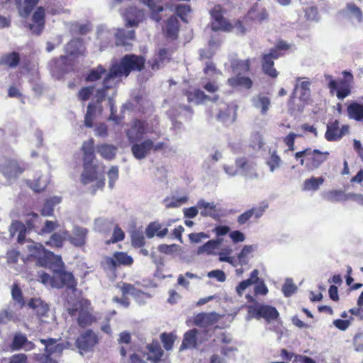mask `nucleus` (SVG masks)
Returning <instances> with one entry per match:
<instances>
[{
	"instance_id": "nucleus-63",
	"label": "nucleus",
	"mask_w": 363,
	"mask_h": 363,
	"mask_svg": "<svg viewBox=\"0 0 363 363\" xmlns=\"http://www.w3.org/2000/svg\"><path fill=\"white\" fill-rule=\"evenodd\" d=\"M108 177L109 179L108 186L112 189L119 177L118 167L117 166H112L108 172Z\"/></svg>"
},
{
	"instance_id": "nucleus-29",
	"label": "nucleus",
	"mask_w": 363,
	"mask_h": 363,
	"mask_svg": "<svg viewBox=\"0 0 363 363\" xmlns=\"http://www.w3.org/2000/svg\"><path fill=\"white\" fill-rule=\"evenodd\" d=\"M27 306L40 318L45 316L49 311L48 305L40 298H30Z\"/></svg>"
},
{
	"instance_id": "nucleus-35",
	"label": "nucleus",
	"mask_w": 363,
	"mask_h": 363,
	"mask_svg": "<svg viewBox=\"0 0 363 363\" xmlns=\"http://www.w3.org/2000/svg\"><path fill=\"white\" fill-rule=\"evenodd\" d=\"M168 233L167 228L162 227V225L158 222H151L145 229V234L148 238H152L155 235L160 238H164Z\"/></svg>"
},
{
	"instance_id": "nucleus-39",
	"label": "nucleus",
	"mask_w": 363,
	"mask_h": 363,
	"mask_svg": "<svg viewBox=\"0 0 363 363\" xmlns=\"http://www.w3.org/2000/svg\"><path fill=\"white\" fill-rule=\"evenodd\" d=\"M97 152L105 160L111 161L116 157L117 147L110 144H99L96 146Z\"/></svg>"
},
{
	"instance_id": "nucleus-53",
	"label": "nucleus",
	"mask_w": 363,
	"mask_h": 363,
	"mask_svg": "<svg viewBox=\"0 0 363 363\" xmlns=\"http://www.w3.org/2000/svg\"><path fill=\"white\" fill-rule=\"evenodd\" d=\"M347 196L342 190H332L327 193L326 198L330 202H338L347 199Z\"/></svg>"
},
{
	"instance_id": "nucleus-51",
	"label": "nucleus",
	"mask_w": 363,
	"mask_h": 363,
	"mask_svg": "<svg viewBox=\"0 0 363 363\" xmlns=\"http://www.w3.org/2000/svg\"><path fill=\"white\" fill-rule=\"evenodd\" d=\"M11 296L13 301L18 304L19 308H22L26 305L22 291L16 284H13L12 286Z\"/></svg>"
},
{
	"instance_id": "nucleus-18",
	"label": "nucleus",
	"mask_w": 363,
	"mask_h": 363,
	"mask_svg": "<svg viewBox=\"0 0 363 363\" xmlns=\"http://www.w3.org/2000/svg\"><path fill=\"white\" fill-rule=\"evenodd\" d=\"M267 205L253 207L240 214L237 219L238 223L240 225H244L247 223L252 217L255 219L261 218L265 212Z\"/></svg>"
},
{
	"instance_id": "nucleus-47",
	"label": "nucleus",
	"mask_w": 363,
	"mask_h": 363,
	"mask_svg": "<svg viewBox=\"0 0 363 363\" xmlns=\"http://www.w3.org/2000/svg\"><path fill=\"white\" fill-rule=\"evenodd\" d=\"M197 206L199 208L203 209L201 211V215L203 217H216V205L213 203L206 202L204 200L201 199L199 201Z\"/></svg>"
},
{
	"instance_id": "nucleus-54",
	"label": "nucleus",
	"mask_w": 363,
	"mask_h": 363,
	"mask_svg": "<svg viewBox=\"0 0 363 363\" xmlns=\"http://www.w3.org/2000/svg\"><path fill=\"white\" fill-rule=\"evenodd\" d=\"M45 250L44 245L40 242H33V245L28 246L29 252L32 256L38 258V262L40 260V257H42Z\"/></svg>"
},
{
	"instance_id": "nucleus-1",
	"label": "nucleus",
	"mask_w": 363,
	"mask_h": 363,
	"mask_svg": "<svg viewBox=\"0 0 363 363\" xmlns=\"http://www.w3.org/2000/svg\"><path fill=\"white\" fill-rule=\"evenodd\" d=\"M38 281L45 286L52 288H66L72 292H75L77 290V281L73 274L65 271L63 267L54 269L52 277L43 271L38 272Z\"/></svg>"
},
{
	"instance_id": "nucleus-37",
	"label": "nucleus",
	"mask_w": 363,
	"mask_h": 363,
	"mask_svg": "<svg viewBox=\"0 0 363 363\" xmlns=\"http://www.w3.org/2000/svg\"><path fill=\"white\" fill-rule=\"evenodd\" d=\"M25 224L28 231L38 232L42 225V219L35 213H29L25 215Z\"/></svg>"
},
{
	"instance_id": "nucleus-60",
	"label": "nucleus",
	"mask_w": 363,
	"mask_h": 363,
	"mask_svg": "<svg viewBox=\"0 0 363 363\" xmlns=\"http://www.w3.org/2000/svg\"><path fill=\"white\" fill-rule=\"evenodd\" d=\"M191 11V6L189 5L179 4L176 6V13L182 21L186 22V16Z\"/></svg>"
},
{
	"instance_id": "nucleus-26",
	"label": "nucleus",
	"mask_w": 363,
	"mask_h": 363,
	"mask_svg": "<svg viewBox=\"0 0 363 363\" xmlns=\"http://www.w3.org/2000/svg\"><path fill=\"white\" fill-rule=\"evenodd\" d=\"M220 316L216 312L201 313L196 315L194 323L198 326L207 327L216 324Z\"/></svg>"
},
{
	"instance_id": "nucleus-32",
	"label": "nucleus",
	"mask_w": 363,
	"mask_h": 363,
	"mask_svg": "<svg viewBox=\"0 0 363 363\" xmlns=\"http://www.w3.org/2000/svg\"><path fill=\"white\" fill-rule=\"evenodd\" d=\"M21 57L18 52L13 51L4 54L0 57V66H6L8 68H16L20 63Z\"/></svg>"
},
{
	"instance_id": "nucleus-22",
	"label": "nucleus",
	"mask_w": 363,
	"mask_h": 363,
	"mask_svg": "<svg viewBox=\"0 0 363 363\" xmlns=\"http://www.w3.org/2000/svg\"><path fill=\"white\" fill-rule=\"evenodd\" d=\"M230 68L235 74H245L251 70V60L233 58L230 60Z\"/></svg>"
},
{
	"instance_id": "nucleus-17",
	"label": "nucleus",
	"mask_w": 363,
	"mask_h": 363,
	"mask_svg": "<svg viewBox=\"0 0 363 363\" xmlns=\"http://www.w3.org/2000/svg\"><path fill=\"white\" fill-rule=\"evenodd\" d=\"M301 77H298V83L296 84L293 92L290 96V101L296 98L298 91H300L299 99L303 102H308L311 98V82L308 80L301 81Z\"/></svg>"
},
{
	"instance_id": "nucleus-62",
	"label": "nucleus",
	"mask_w": 363,
	"mask_h": 363,
	"mask_svg": "<svg viewBox=\"0 0 363 363\" xmlns=\"http://www.w3.org/2000/svg\"><path fill=\"white\" fill-rule=\"evenodd\" d=\"M58 227V224L55 221L46 220L45 225L40 228L38 233L39 235H44L50 233Z\"/></svg>"
},
{
	"instance_id": "nucleus-8",
	"label": "nucleus",
	"mask_w": 363,
	"mask_h": 363,
	"mask_svg": "<svg viewBox=\"0 0 363 363\" xmlns=\"http://www.w3.org/2000/svg\"><path fill=\"white\" fill-rule=\"evenodd\" d=\"M224 9L222 6L217 4L211 10L210 15L212 19L211 29L213 31L230 32L233 26L223 16Z\"/></svg>"
},
{
	"instance_id": "nucleus-9",
	"label": "nucleus",
	"mask_w": 363,
	"mask_h": 363,
	"mask_svg": "<svg viewBox=\"0 0 363 363\" xmlns=\"http://www.w3.org/2000/svg\"><path fill=\"white\" fill-rule=\"evenodd\" d=\"M125 133L130 143L139 142L147 133V123L146 121L135 118Z\"/></svg>"
},
{
	"instance_id": "nucleus-20",
	"label": "nucleus",
	"mask_w": 363,
	"mask_h": 363,
	"mask_svg": "<svg viewBox=\"0 0 363 363\" xmlns=\"http://www.w3.org/2000/svg\"><path fill=\"white\" fill-rule=\"evenodd\" d=\"M227 84L232 88L250 89L253 86V81L249 77L242 74H235L228 78Z\"/></svg>"
},
{
	"instance_id": "nucleus-12",
	"label": "nucleus",
	"mask_w": 363,
	"mask_h": 363,
	"mask_svg": "<svg viewBox=\"0 0 363 363\" xmlns=\"http://www.w3.org/2000/svg\"><path fill=\"white\" fill-rule=\"evenodd\" d=\"M269 15L266 8L261 6L258 4H255L247 11L244 16L245 23L251 22L255 23H262L269 21Z\"/></svg>"
},
{
	"instance_id": "nucleus-19",
	"label": "nucleus",
	"mask_w": 363,
	"mask_h": 363,
	"mask_svg": "<svg viewBox=\"0 0 363 363\" xmlns=\"http://www.w3.org/2000/svg\"><path fill=\"white\" fill-rule=\"evenodd\" d=\"M35 344L29 341L25 334L16 333L13 336L11 347L13 350L23 349L26 351H30L35 348Z\"/></svg>"
},
{
	"instance_id": "nucleus-10",
	"label": "nucleus",
	"mask_w": 363,
	"mask_h": 363,
	"mask_svg": "<svg viewBox=\"0 0 363 363\" xmlns=\"http://www.w3.org/2000/svg\"><path fill=\"white\" fill-rule=\"evenodd\" d=\"M133 262V258L127 252L118 251L115 252L111 257H106L104 264L111 271H116L121 266L131 267Z\"/></svg>"
},
{
	"instance_id": "nucleus-7",
	"label": "nucleus",
	"mask_w": 363,
	"mask_h": 363,
	"mask_svg": "<svg viewBox=\"0 0 363 363\" xmlns=\"http://www.w3.org/2000/svg\"><path fill=\"white\" fill-rule=\"evenodd\" d=\"M40 342L45 345V354H38L36 359L38 363H57L51 358V355H60L65 349V345L55 338L40 339Z\"/></svg>"
},
{
	"instance_id": "nucleus-40",
	"label": "nucleus",
	"mask_w": 363,
	"mask_h": 363,
	"mask_svg": "<svg viewBox=\"0 0 363 363\" xmlns=\"http://www.w3.org/2000/svg\"><path fill=\"white\" fill-rule=\"evenodd\" d=\"M183 94L186 96L187 101L189 103L194 102L196 104H200L207 99H210V97L200 89H195L194 91L184 90Z\"/></svg>"
},
{
	"instance_id": "nucleus-38",
	"label": "nucleus",
	"mask_w": 363,
	"mask_h": 363,
	"mask_svg": "<svg viewBox=\"0 0 363 363\" xmlns=\"http://www.w3.org/2000/svg\"><path fill=\"white\" fill-rule=\"evenodd\" d=\"M24 168L16 161H9L3 168V174L9 178H16L21 174Z\"/></svg>"
},
{
	"instance_id": "nucleus-64",
	"label": "nucleus",
	"mask_w": 363,
	"mask_h": 363,
	"mask_svg": "<svg viewBox=\"0 0 363 363\" xmlns=\"http://www.w3.org/2000/svg\"><path fill=\"white\" fill-rule=\"evenodd\" d=\"M209 278H215L220 282H223L226 279L225 274L220 269L212 270L208 273Z\"/></svg>"
},
{
	"instance_id": "nucleus-5",
	"label": "nucleus",
	"mask_w": 363,
	"mask_h": 363,
	"mask_svg": "<svg viewBox=\"0 0 363 363\" xmlns=\"http://www.w3.org/2000/svg\"><path fill=\"white\" fill-rule=\"evenodd\" d=\"M342 74L343 78L339 79H334L330 74L325 75L330 94L332 95L335 94L337 98L340 100H343L351 94L352 84L354 80L353 74L350 71H343Z\"/></svg>"
},
{
	"instance_id": "nucleus-50",
	"label": "nucleus",
	"mask_w": 363,
	"mask_h": 363,
	"mask_svg": "<svg viewBox=\"0 0 363 363\" xmlns=\"http://www.w3.org/2000/svg\"><path fill=\"white\" fill-rule=\"evenodd\" d=\"M177 337L172 333H162L160 335V340L163 344L164 348L167 350H171L174 346Z\"/></svg>"
},
{
	"instance_id": "nucleus-3",
	"label": "nucleus",
	"mask_w": 363,
	"mask_h": 363,
	"mask_svg": "<svg viewBox=\"0 0 363 363\" xmlns=\"http://www.w3.org/2000/svg\"><path fill=\"white\" fill-rule=\"evenodd\" d=\"M330 152L318 149L307 147L294 155L296 160H299L300 164L308 172H313L319 169L329 158Z\"/></svg>"
},
{
	"instance_id": "nucleus-59",
	"label": "nucleus",
	"mask_w": 363,
	"mask_h": 363,
	"mask_svg": "<svg viewBox=\"0 0 363 363\" xmlns=\"http://www.w3.org/2000/svg\"><path fill=\"white\" fill-rule=\"evenodd\" d=\"M347 9L349 12L354 16L359 23H361L363 20V13L359 7H358L354 3H350L347 4Z\"/></svg>"
},
{
	"instance_id": "nucleus-45",
	"label": "nucleus",
	"mask_w": 363,
	"mask_h": 363,
	"mask_svg": "<svg viewBox=\"0 0 363 363\" xmlns=\"http://www.w3.org/2000/svg\"><path fill=\"white\" fill-rule=\"evenodd\" d=\"M339 127L340 122L338 120H335L327 125L325 138L328 141L332 142L338 140Z\"/></svg>"
},
{
	"instance_id": "nucleus-27",
	"label": "nucleus",
	"mask_w": 363,
	"mask_h": 363,
	"mask_svg": "<svg viewBox=\"0 0 363 363\" xmlns=\"http://www.w3.org/2000/svg\"><path fill=\"white\" fill-rule=\"evenodd\" d=\"M81 150L83 152V164L86 165V164L93 163L95 159L94 140L93 138H89V140L84 141Z\"/></svg>"
},
{
	"instance_id": "nucleus-46",
	"label": "nucleus",
	"mask_w": 363,
	"mask_h": 363,
	"mask_svg": "<svg viewBox=\"0 0 363 363\" xmlns=\"http://www.w3.org/2000/svg\"><path fill=\"white\" fill-rule=\"evenodd\" d=\"M325 179L322 177H311L304 180L303 184V190L304 191H317L322 185Z\"/></svg>"
},
{
	"instance_id": "nucleus-28",
	"label": "nucleus",
	"mask_w": 363,
	"mask_h": 363,
	"mask_svg": "<svg viewBox=\"0 0 363 363\" xmlns=\"http://www.w3.org/2000/svg\"><path fill=\"white\" fill-rule=\"evenodd\" d=\"M179 31V22L177 16H171L165 22L164 33L169 38L176 39Z\"/></svg>"
},
{
	"instance_id": "nucleus-31",
	"label": "nucleus",
	"mask_w": 363,
	"mask_h": 363,
	"mask_svg": "<svg viewBox=\"0 0 363 363\" xmlns=\"http://www.w3.org/2000/svg\"><path fill=\"white\" fill-rule=\"evenodd\" d=\"M16 8L21 16L28 17L39 0H14Z\"/></svg>"
},
{
	"instance_id": "nucleus-30",
	"label": "nucleus",
	"mask_w": 363,
	"mask_h": 363,
	"mask_svg": "<svg viewBox=\"0 0 363 363\" xmlns=\"http://www.w3.org/2000/svg\"><path fill=\"white\" fill-rule=\"evenodd\" d=\"M197 334L198 330L196 328L186 331L184 335L179 350L182 351L196 347L197 345Z\"/></svg>"
},
{
	"instance_id": "nucleus-52",
	"label": "nucleus",
	"mask_w": 363,
	"mask_h": 363,
	"mask_svg": "<svg viewBox=\"0 0 363 363\" xmlns=\"http://www.w3.org/2000/svg\"><path fill=\"white\" fill-rule=\"evenodd\" d=\"M266 163L269 166L270 171L273 172L281 166L282 160L279 155H277V151L274 150L270 154Z\"/></svg>"
},
{
	"instance_id": "nucleus-42",
	"label": "nucleus",
	"mask_w": 363,
	"mask_h": 363,
	"mask_svg": "<svg viewBox=\"0 0 363 363\" xmlns=\"http://www.w3.org/2000/svg\"><path fill=\"white\" fill-rule=\"evenodd\" d=\"M253 106L260 110L262 115L267 114L271 105V100L269 96L263 94H258L252 99Z\"/></svg>"
},
{
	"instance_id": "nucleus-13",
	"label": "nucleus",
	"mask_w": 363,
	"mask_h": 363,
	"mask_svg": "<svg viewBox=\"0 0 363 363\" xmlns=\"http://www.w3.org/2000/svg\"><path fill=\"white\" fill-rule=\"evenodd\" d=\"M249 312H253L257 319L262 318L268 323L277 320L279 315L275 307L265 304L259 305L256 308L249 306Z\"/></svg>"
},
{
	"instance_id": "nucleus-15",
	"label": "nucleus",
	"mask_w": 363,
	"mask_h": 363,
	"mask_svg": "<svg viewBox=\"0 0 363 363\" xmlns=\"http://www.w3.org/2000/svg\"><path fill=\"white\" fill-rule=\"evenodd\" d=\"M33 23L29 24V29L35 35H40L45 28V11L43 6L37 7L32 16Z\"/></svg>"
},
{
	"instance_id": "nucleus-16",
	"label": "nucleus",
	"mask_w": 363,
	"mask_h": 363,
	"mask_svg": "<svg viewBox=\"0 0 363 363\" xmlns=\"http://www.w3.org/2000/svg\"><path fill=\"white\" fill-rule=\"evenodd\" d=\"M152 147L153 141L150 138H147L140 143H132L131 152L135 158L143 160L150 153Z\"/></svg>"
},
{
	"instance_id": "nucleus-44",
	"label": "nucleus",
	"mask_w": 363,
	"mask_h": 363,
	"mask_svg": "<svg viewBox=\"0 0 363 363\" xmlns=\"http://www.w3.org/2000/svg\"><path fill=\"white\" fill-rule=\"evenodd\" d=\"M108 73L101 65H98L96 67L91 69L85 76V81L87 82H94L102 78L103 75Z\"/></svg>"
},
{
	"instance_id": "nucleus-21",
	"label": "nucleus",
	"mask_w": 363,
	"mask_h": 363,
	"mask_svg": "<svg viewBox=\"0 0 363 363\" xmlns=\"http://www.w3.org/2000/svg\"><path fill=\"white\" fill-rule=\"evenodd\" d=\"M65 50L66 53L70 56H82L85 55L86 49L82 40L76 38L68 42Z\"/></svg>"
},
{
	"instance_id": "nucleus-11",
	"label": "nucleus",
	"mask_w": 363,
	"mask_h": 363,
	"mask_svg": "<svg viewBox=\"0 0 363 363\" xmlns=\"http://www.w3.org/2000/svg\"><path fill=\"white\" fill-rule=\"evenodd\" d=\"M98 342L97 335L92 330L89 329L80 334L75 341V345L82 354L92 350Z\"/></svg>"
},
{
	"instance_id": "nucleus-36",
	"label": "nucleus",
	"mask_w": 363,
	"mask_h": 363,
	"mask_svg": "<svg viewBox=\"0 0 363 363\" xmlns=\"http://www.w3.org/2000/svg\"><path fill=\"white\" fill-rule=\"evenodd\" d=\"M88 230L83 228H76L73 236L69 237V242L75 247H82L86 243Z\"/></svg>"
},
{
	"instance_id": "nucleus-6",
	"label": "nucleus",
	"mask_w": 363,
	"mask_h": 363,
	"mask_svg": "<svg viewBox=\"0 0 363 363\" xmlns=\"http://www.w3.org/2000/svg\"><path fill=\"white\" fill-rule=\"evenodd\" d=\"M91 302L87 299H82L74 304L72 307L67 309L69 315L74 316L79 313L77 323L81 328H86L91 325L94 321L95 318L89 311Z\"/></svg>"
},
{
	"instance_id": "nucleus-56",
	"label": "nucleus",
	"mask_w": 363,
	"mask_h": 363,
	"mask_svg": "<svg viewBox=\"0 0 363 363\" xmlns=\"http://www.w3.org/2000/svg\"><path fill=\"white\" fill-rule=\"evenodd\" d=\"M145 244L143 234L140 232H134L131 235V245L134 248L142 247Z\"/></svg>"
},
{
	"instance_id": "nucleus-41",
	"label": "nucleus",
	"mask_w": 363,
	"mask_h": 363,
	"mask_svg": "<svg viewBox=\"0 0 363 363\" xmlns=\"http://www.w3.org/2000/svg\"><path fill=\"white\" fill-rule=\"evenodd\" d=\"M139 1L147 6L152 12V18L157 22L162 20L160 13L164 11V7L162 5L157 4V0H139Z\"/></svg>"
},
{
	"instance_id": "nucleus-49",
	"label": "nucleus",
	"mask_w": 363,
	"mask_h": 363,
	"mask_svg": "<svg viewBox=\"0 0 363 363\" xmlns=\"http://www.w3.org/2000/svg\"><path fill=\"white\" fill-rule=\"evenodd\" d=\"M96 105L92 103L89 104L86 112L84 116V125L87 128H91L94 125V120L96 113Z\"/></svg>"
},
{
	"instance_id": "nucleus-25",
	"label": "nucleus",
	"mask_w": 363,
	"mask_h": 363,
	"mask_svg": "<svg viewBox=\"0 0 363 363\" xmlns=\"http://www.w3.org/2000/svg\"><path fill=\"white\" fill-rule=\"evenodd\" d=\"M116 45L117 46H126L130 45V41L135 38L134 30L118 28L115 33Z\"/></svg>"
},
{
	"instance_id": "nucleus-4",
	"label": "nucleus",
	"mask_w": 363,
	"mask_h": 363,
	"mask_svg": "<svg viewBox=\"0 0 363 363\" xmlns=\"http://www.w3.org/2000/svg\"><path fill=\"white\" fill-rule=\"evenodd\" d=\"M145 60L143 56H138L134 54H128L124 55L119 64L112 65L108 70V73L115 72L113 77L117 78L124 75L128 76L132 71H141L145 67Z\"/></svg>"
},
{
	"instance_id": "nucleus-57",
	"label": "nucleus",
	"mask_w": 363,
	"mask_h": 363,
	"mask_svg": "<svg viewBox=\"0 0 363 363\" xmlns=\"http://www.w3.org/2000/svg\"><path fill=\"white\" fill-rule=\"evenodd\" d=\"M94 90V87L93 86H84L79 89L77 97L80 101H86L90 99Z\"/></svg>"
},
{
	"instance_id": "nucleus-58",
	"label": "nucleus",
	"mask_w": 363,
	"mask_h": 363,
	"mask_svg": "<svg viewBox=\"0 0 363 363\" xmlns=\"http://www.w3.org/2000/svg\"><path fill=\"white\" fill-rule=\"evenodd\" d=\"M124 238H125L124 232L122 230V229L119 226L116 225L114 228L113 235H112L111 239L109 240H107L106 242V243L107 245H109L111 243H116V242L123 240L124 239Z\"/></svg>"
},
{
	"instance_id": "nucleus-61",
	"label": "nucleus",
	"mask_w": 363,
	"mask_h": 363,
	"mask_svg": "<svg viewBox=\"0 0 363 363\" xmlns=\"http://www.w3.org/2000/svg\"><path fill=\"white\" fill-rule=\"evenodd\" d=\"M297 290L296 286L293 283L291 279H286L282 286V291L286 297H289L294 294Z\"/></svg>"
},
{
	"instance_id": "nucleus-2",
	"label": "nucleus",
	"mask_w": 363,
	"mask_h": 363,
	"mask_svg": "<svg viewBox=\"0 0 363 363\" xmlns=\"http://www.w3.org/2000/svg\"><path fill=\"white\" fill-rule=\"evenodd\" d=\"M290 48V45L286 41L279 40L268 53L262 55V70L265 75L272 79H276L279 76V73L274 67V60L284 56Z\"/></svg>"
},
{
	"instance_id": "nucleus-23",
	"label": "nucleus",
	"mask_w": 363,
	"mask_h": 363,
	"mask_svg": "<svg viewBox=\"0 0 363 363\" xmlns=\"http://www.w3.org/2000/svg\"><path fill=\"white\" fill-rule=\"evenodd\" d=\"M148 351L147 359L152 363H160L164 356V351L157 340H152L151 343L147 345Z\"/></svg>"
},
{
	"instance_id": "nucleus-33",
	"label": "nucleus",
	"mask_w": 363,
	"mask_h": 363,
	"mask_svg": "<svg viewBox=\"0 0 363 363\" xmlns=\"http://www.w3.org/2000/svg\"><path fill=\"white\" fill-rule=\"evenodd\" d=\"M222 238H217L216 240H210L201 246H199L197 250V254H207L213 255L218 250L223 242Z\"/></svg>"
},
{
	"instance_id": "nucleus-34",
	"label": "nucleus",
	"mask_w": 363,
	"mask_h": 363,
	"mask_svg": "<svg viewBox=\"0 0 363 363\" xmlns=\"http://www.w3.org/2000/svg\"><path fill=\"white\" fill-rule=\"evenodd\" d=\"M347 116L350 119L363 121V104L351 102L347 107Z\"/></svg>"
},
{
	"instance_id": "nucleus-43",
	"label": "nucleus",
	"mask_w": 363,
	"mask_h": 363,
	"mask_svg": "<svg viewBox=\"0 0 363 363\" xmlns=\"http://www.w3.org/2000/svg\"><path fill=\"white\" fill-rule=\"evenodd\" d=\"M69 233L67 230L60 233H54L50 237V239L45 244L52 248H61Z\"/></svg>"
},
{
	"instance_id": "nucleus-55",
	"label": "nucleus",
	"mask_w": 363,
	"mask_h": 363,
	"mask_svg": "<svg viewBox=\"0 0 363 363\" xmlns=\"http://www.w3.org/2000/svg\"><path fill=\"white\" fill-rule=\"evenodd\" d=\"M120 289L122 292L123 296H125L128 294L135 296H138L141 293V291L137 289L134 285L128 283H123L120 286Z\"/></svg>"
},
{
	"instance_id": "nucleus-24",
	"label": "nucleus",
	"mask_w": 363,
	"mask_h": 363,
	"mask_svg": "<svg viewBox=\"0 0 363 363\" xmlns=\"http://www.w3.org/2000/svg\"><path fill=\"white\" fill-rule=\"evenodd\" d=\"M84 171L81 174L80 180L82 184L86 185L98 179V166L90 164H83Z\"/></svg>"
},
{
	"instance_id": "nucleus-14",
	"label": "nucleus",
	"mask_w": 363,
	"mask_h": 363,
	"mask_svg": "<svg viewBox=\"0 0 363 363\" xmlns=\"http://www.w3.org/2000/svg\"><path fill=\"white\" fill-rule=\"evenodd\" d=\"M114 73L115 72L108 73L103 79L102 87L96 90L95 95L96 101L94 103L96 106L101 104V103L105 100L107 91L116 86L118 80H116L113 77Z\"/></svg>"
},
{
	"instance_id": "nucleus-48",
	"label": "nucleus",
	"mask_w": 363,
	"mask_h": 363,
	"mask_svg": "<svg viewBox=\"0 0 363 363\" xmlns=\"http://www.w3.org/2000/svg\"><path fill=\"white\" fill-rule=\"evenodd\" d=\"M58 261H61L60 257L45 249L42 257H40L38 262L41 266H47L48 264H56Z\"/></svg>"
}]
</instances>
